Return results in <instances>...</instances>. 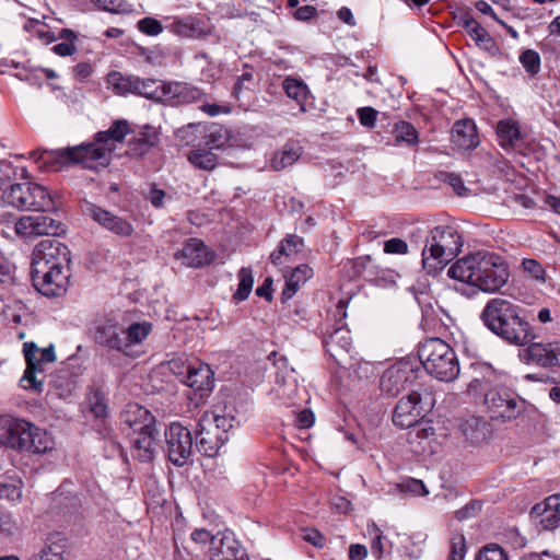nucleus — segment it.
<instances>
[{"label":"nucleus","mask_w":560,"mask_h":560,"mask_svg":"<svg viewBox=\"0 0 560 560\" xmlns=\"http://www.w3.org/2000/svg\"><path fill=\"white\" fill-rule=\"evenodd\" d=\"M70 250L57 240L39 242L32 255V280L45 296L63 295L70 284Z\"/></svg>","instance_id":"nucleus-1"},{"label":"nucleus","mask_w":560,"mask_h":560,"mask_svg":"<svg viewBox=\"0 0 560 560\" xmlns=\"http://www.w3.org/2000/svg\"><path fill=\"white\" fill-rule=\"evenodd\" d=\"M447 276L482 292L494 293L505 285L510 272L501 256L477 250L457 259L448 268Z\"/></svg>","instance_id":"nucleus-2"},{"label":"nucleus","mask_w":560,"mask_h":560,"mask_svg":"<svg viewBox=\"0 0 560 560\" xmlns=\"http://www.w3.org/2000/svg\"><path fill=\"white\" fill-rule=\"evenodd\" d=\"M480 319L493 334L512 345L524 346L534 338L529 324L521 317L520 306L506 299L489 300Z\"/></svg>","instance_id":"nucleus-3"},{"label":"nucleus","mask_w":560,"mask_h":560,"mask_svg":"<svg viewBox=\"0 0 560 560\" xmlns=\"http://www.w3.org/2000/svg\"><path fill=\"white\" fill-rule=\"evenodd\" d=\"M149 322H137L124 328L114 316H106L95 322L93 328L94 341L110 350H116L126 357L137 358L140 346L152 332Z\"/></svg>","instance_id":"nucleus-4"},{"label":"nucleus","mask_w":560,"mask_h":560,"mask_svg":"<svg viewBox=\"0 0 560 560\" xmlns=\"http://www.w3.org/2000/svg\"><path fill=\"white\" fill-rule=\"evenodd\" d=\"M0 444L33 454H45L55 447V441L47 431L8 415L0 416Z\"/></svg>","instance_id":"nucleus-5"},{"label":"nucleus","mask_w":560,"mask_h":560,"mask_svg":"<svg viewBox=\"0 0 560 560\" xmlns=\"http://www.w3.org/2000/svg\"><path fill=\"white\" fill-rule=\"evenodd\" d=\"M114 150V145H104L103 142H98L96 139L94 143L56 151L45 150L34 152L32 155L36 159V162L40 163L39 167L45 166L51 171H58L71 163L82 164L85 168L94 170L98 166H106Z\"/></svg>","instance_id":"nucleus-6"},{"label":"nucleus","mask_w":560,"mask_h":560,"mask_svg":"<svg viewBox=\"0 0 560 560\" xmlns=\"http://www.w3.org/2000/svg\"><path fill=\"white\" fill-rule=\"evenodd\" d=\"M463 247V237L456 228L438 225L430 231L422 249V266L430 273L435 275L458 255Z\"/></svg>","instance_id":"nucleus-7"},{"label":"nucleus","mask_w":560,"mask_h":560,"mask_svg":"<svg viewBox=\"0 0 560 560\" xmlns=\"http://www.w3.org/2000/svg\"><path fill=\"white\" fill-rule=\"evenodd\" d=\"M418 355L424 370L439 381L452 382L459 374V361L454 349L441 338L424 340Z\"/></svg>","instance_id":"nucleus-8"},{"label":"nucleus","mask_w":560,"mask_h":560,"mask_svg":"<svg viewBox=\"0 0 560 560\" xmlns=\"http://www.w3.org/2000/svg\"><path fill=\"white\" fill-rule=\"evenodd\" d=\"M235 423V418L231 415L219 413L215 410L205 412L196 430L198 451L208 457L218 455L221 447L229 441Z\"/></svg>","instance_id":"nucleus-9"},{"label":"nucleus","mask_w":560,"mask_h":560,"mask_svg":"<svg viewBox=\"0 0 560 560\" xmlns=\"http://www.w3.org/2000/svg\"><path fill=\"white\" fill-rule=\"evenodd\" d=\"M8 205L23 211L50 212L57 210V195L46 186L26 182L11 185L4 192Z\"/></svg>","instance_id":"nucleus-10"},{"label":"nucleus","mask_w":560,"mask_h":560,"mask_svg":"<svg viewBox=\"0 0 560 560\" xmlns=\"http://www.w3.org/2000/svg\"><path fill=\"white\" fill-rule=\"evenodd\" d=\"M170 370L183 376V383L194 390L197 402L203 400L214 387V372L209 364L196 361L185 364L182 360H172Z\"/></svg>","instance_id":"nucleus-11"},{"label":"nucleus","mask_w":560,"mask_h":560,"mask_svg":"<svg viewBox=\"0 0 560 560\" xmlns=\"http://www.w3.org/2000/svg\"><path fill=\"white\" fill-rule=\"evenodd\" d=\"M23 352L26 370L21 378L22 387L40 392L44 384L45 365L56 361L55 348L52 345L39 348L34 342H25Z\"/></svg>","instance_id":"nucleus-12"},{"label":"nucleus","mask_w":560,"mask_h":560,"mask_svg":"<svg viewBox=\"0 0 560 560\" xmlns=\"http://www.w3.org/2000/svg\"><path fill=\"white\" fill-rule=\"evenodd\" d=\"M164 435L170 462L177 467H183L188 463L192 453L190 430L180 422L174 421L168 424Z\"/></svg>","instance_id":"nucleus-13"},{"label":"nucleus","mask_w":560,"mask_h":560,"mask_svg":"<svg viewBox=\"0 0 560 560\" xmlns=\"http://www.w3.org/2000/svg\"><path fill=\"white\" fill-rule=\"evenodd\" d=\"M483 402L491 419L512 420L523 410V402L515 393L504 388L494 387L483 394Z\"/></svg>","instance_id":"nucleus-14"},{"label":"nucleus","mask_w":560,"mask_h":560,"mask_svg":"<svg viewBox=\"0 0 560 560\" xmlns=\"http://www.w3.org/2000/svg\"><path fill=\"white\" fill-rule=\"evenodd\" d=\"M417 378L418 370L411 363L400 361L383 372L380 388L387 396L394 397L405 389H413Z\"/></svg>","instance_id":"nucleus-15"},{"label":"nucleus","mask_w":560,"mask_h":560,"mask_svg":"<svg viewBox=\"0 0 560 560\" xmlns=\"http://www.w3.org/2000/svg\"><path fill=\"white\" fill-rule=\"evenodd\" d=\"M269 360L273 361L275 368V388L273 390L280 398L291 400L299 393L298 375L295 370L290 366L284 355L272 352Z\"/></svg>","instance_id":"nucleus-16"},{"label":"nucleus","mask_w":560,"mask_h":560,"mask_svg":"<svg viewBox=\"0 0 560 560\" xmlns=\"http://www.w3.org/2000/svg\"><path fill=\"white\" fill-rule=\"evenodd\" d=\"M62 224L48 215H23L15 223V232L21 237L59 235Z\"/></svg>","instance_id":"nucleus-17"},{"label":"nucleus","mask_w":560,"mask_h":560,"mask_svg":"<svg viewBox=\"0 0 560 560\" xmlns=\"http://www.w3.org/2000/svg\"><path fill=\"white\" fill-rule=\"evenodd\" d=\"M324 346L338 365L346 366L348 361L353 358L352 338L346 325H341L330 332L324 340Z\"/></svg>","instance_id":"nucleus-18"},{"label":"nucleus","mask_w":560,"mask_h":560,"mask_svg":"<svg viewBox=\"0 0 560 560\" xmlns=\"http://www.w3.org/2000/svg\"><path fill=\"white\" fill-rule=\"evenodd\" d=\"M174 258L185 267L201 268L214 260V253L201 240L189 238L174 254Z\"/></svg>","instance_id":"nucleus-19"},{"label":"nucleus","mask_w":560,"mask_h":560,"mask_svg":"<svg viewBox=\"0 0 560 560\" xmlns=\"http://www.w3.org/2000/svg\"><path fill=\"white\" fill-rule=\"evenodd\" d=\"M421 396L416 389L402 397L393 413V422L400 429H409L418 423L421 418Z\"/></svg>","instance_id":"nucleus-20"},{"label":"nucleus","mask_w":560,"mask_h":560,"mask_svg":"<svg viewBox=\"0 0 560 560\" xmlns=\"http://www.w3.org/2000/svg\"><path fill=\"white\" fill-rule=\"evenodd\" d=\"M160 102H166L171 105H184L201 102L205 93L198 88L186 82L163 81Z\"/></svg>","instance_id":"nucleus-21"},{"label":"nucleus","mask_w":560,"mask_h":560,"mask_svg":"<svg viewBox=\"0 0 560 560\" xmlns=\"http://www.w3.org/2000/svg\"><path fill=\"white\" fill-rule=\"evenodd\" d=\"M532 518L544 530H552L560 526V494H552L530 510Z\"/></svg>","instance_id":"nucleus-22"},{"label":"nucleus","mask_w":560,"mask_h":560,"mask_svg":"<svg viewBox=\"0 0 560 560\" xmlns=\"http://www.w3.org/2000/svg\"><path fill=\"white\" fill-rule=\"evenodd\" d=\"M85 213L100 225L115 233L118 236L127 237L133 233V226L129 221L120 217H117L112 212L104 210L101 207H97L93 203L86 205Z\"/></svg>","instance_id":"nucleus-23"},{"label":"nucleus","mask_w":560,"mask_h":560,"mask_svg":"<svg viewBox=\"0 0 560 560\" xmlns=\"http://www.w3.org/2000/svg\"><path fill=\"white\" fill-rule=\"evenodd\" d=\"M209 557L211 560H249L245 549L231 534H220L219 538L213 540Z\"/></svg>","instance_id":"nucleus-24"},{"label":"nucleus","mask_w":560,"mask_h":560,"mask_svg":"<svg viewBox=\"0 0 560 560\" xmlns=\"http://www.w3.org/2000/svg\"><path fill=\"white\" fill-rule=\"evenodd\" d=\"M159 431L156 428L136 432L132 445V456L140 462L150 463L158 451Z\"/></svg>","instance_id":"nucleus-25"},{"label":"nucleus","mask_w":560,"mask_h":560,"mask_svg":"<svg viewBox=\"0 0 560 560\" xmlns=\"http://www.w3.org/2000/svg\"><path fill=\"white\" fill-rule=\"evenodd\" d=\"M452 142L459 150H471L479 144L477 128L472 119H462L454 124Z\"/></svg>","instance_id":"nucleus-26"},{"label":"nucleus","mask_w":560,"mask_h":560,"mask_svg":"<svg viewBox=\"0 0 560 560\" xmlns=\"http://www.w3.org/2000/svg\"><path fill=\"white\" fill-rule=\"evenodd\" d=\"M122 420L127 423L133 432L141 430H151L155 428V419L152 413L144 407L133 402L128 404L122 413Z\"/></svg>","instance_id":"nucleus-27"},{"label":"nucleus","mask_w":560,"mask_h":560,"mask_svg":"<svg viewBox=\"0 0 560 560\" xmlns=\"http://www.w3.org/2000/svg\"><path fill=\"white\" fill-rule=\"evenodd\" d=\"M499 144L504 150H515L521 143V130L517 121L512 118L502 119L497 125Z\"/></svg>","instance_id":"nucleus-28"},{"label":"nucleus","mask_w":560,"mask_h":560,"mask_svg":"<svg viewBox=\"0 0 560 560\" xmlns=\"http://www.w3.org/2000/svg\"><path fill=\"white\" fill-rule=\"evenodd\" d=\"M304 247L303 238L296 235H289L278 246V248L270 255L273 265H285L292 257L302 252Z\"/></svg>","instance_id":"nucleus-29"},{"label":"nucleus","mask_w":560,"mask_h":560,"mask_svg":"<svg viewBox=\"0 0 560 560\" xmlns=\"http://www.w3.org/2000/svg\"><path fill=\"white\" fill-rule=\"evenodd\" d=\"M282 89L285 95L296 103L301 112H306V104L311 98V92L303 80L288 77L282 81Z\"/></svg>","instance_id":"nucleus-30"},{"label":"nucleus","mask_w":560,"mask_h":560,"mask_svg":"<svg viewBox=\"0 0 560 560\" xmlns=\"http://www.w3.org/2000/svg\"><path fill=\"white\" fill-rule=\"evenodd\" d=\"M67 541L60 535L49 536L38 552L30 560H65Z\"/></svg>","instance_id":"nucleus-31"},{"label":"nucleus","mask_w":560,"mask_h":560,"mask_svg":"<svg viewBox=\"0 0 560 560\" xmlns=\"http://www.w3.org/2000/svg\"><path fill=\"white\" fill-rule=\"evenodd\" d=\"M459 429L467 441L478 444L486 440L488 423L480 417L471 416L459 423Z\"/></svg>","instance_id":"nucleus-32"},{"label":"nucleus","mask_w":560,"mask_h":560,"mask_svg":"<svg viewBox=\"0 0 560 560\" xmlns=\"http://www.w3.org/2000/svg\"><path fill=\"white\" fill-rule=\"evenodd\" d=\"M313 270L307 265H300L287 277L285 287L281 293L282 302L290 300L311 277Z\"/></svg>","instance_id":"nucleus-33"},{"label":"nucleus","mask_w":560,"mask_h":560,"mask_svg":"<svg viewBox=\"0 0 560 560\" xmlns=\"http://www.w3.org/2000/svg\"><path fill=\"white\" fill-rule=\"evenodd\" d=\"M131 90L130 94L142 96L149 100L160 102L162 94L163 81L153 79H141L139 77H131Z\"/></svg>","instance_id":"nucleus-34"},{"label":"nucleus","mask_w":560,"mask_h":560,"mask_svg":"<svg viewBox=\"0 0 560 560\" xmlns=\"http://www.w3.org/2000/svg\"><path fill=\"white\" fill-rule=\"evenodd\" d=\"M301 153L302 148L298 143L288 142L273 154L270 165L275 171L284 170L293 165L300 159Z\"/></svg>","instance_id":"nucleus-35"},{"label":"nucleus","mask_w":560,"mask_h":560,"mask_svg":"<svg viewBox=\"0 0 560 560\" xmlns=\"http://www.w3.org/2000/svg\"><path fill=\"white\" fill-rule=\"evenodd\" d=\"M24 482L18 476H8L0 482V498L7 500L11 505L22 502Z\"/></svg>","instance_id":"nucleus-36"},{"label":"nucleus","mask_w":560,"mask_h":560,"mask_svg":"<svg viewBox=\"0 0 560 560\" xmlns=\"http://www.w3.org/2000/svg\"><path fill=\"white\" fill-rule=\"evenodd\" d=\"M188 161L196 168L207 172L213 171L219 164L218 155L202 145H198L190 151Z\"/></svg>","instance_id":"nucleus-37"},{"label":"nucleus","mask_w":560,"mask_h":560,"mask_svg":"<svg viewBox=\"0 0 560 560\" xmlns=\"http://www.w3.org/2000/svg\"><path fill=\"white\" fill-rule=\"evenodd\" d=\"M399 551L410 559H418L423 552L425 536L421 533L407 535L398 534Z\"/></svg>","instance_id":"nucleus-38"},{"label":"nucleus","mask_w":560,"mask_h":560,"mask_svg":"<svg viewBox=\"0 0 560 560\" xmlns=\"http://www.w3.org/2000/svg\"><path fill=\"white\" fill-rule=\"evenodd\" d=\"M556 341L549 343L535 342L528 347L530 359L541 366H555Z\"/></svg>","instance_id":"nucleus-39"},{"label":"nucleus","mask_w":560,"mask_h":560,"mask_svg":"<svg viewBox=\"0 0 560 560\" xmlns=\"http://www.w3.org/2000/svg\"><path fill=\"white\" fill-rule=\"evenodd\" d=\"M130 132L129 124L127 120H116L108 130L97 132V141L103 142L104 145H114L116 142L121 143L125 137Z\"/></svg>","instance_id":"nucleus-40"},{"label":"nucleus","mask_w":560,"mask_h":560,"mask_svg":"<svg viewBox=\"0 0 560 560\" xmlns=\"http://www.w3.org/2000/svg\"><path fill=\"white\" fill-rule=\"evenodd\" d=\"M131 77L125 75L119 71H110L105 78L106 88L116 95L125 96L130 94Z\"/></svg>","instance_id":"nucleus-41"},{"label":"nucleus","mask_w":560,"mask_h":560,"mask_svg":"<svg viewBox=\"0 0 560 560\" xmlns=\"http://www.w3.org/2000/svg\"><path fill=\"white\" fill-rule=\"evenodd\" d=\"M397 492L407 497H420L429 493L422 480L415 478H404L400 482L395 483L392 493L395 494Z\"/></svg>","instance_id":"nucleus-42"},{"label":"nucleus","mask_w":560,"mask_h":560,"mask_svg":"<svg viewBox=\"0 0 560 560\" xmlns=\"http://www.w3.org/2000/svg\"><path fill=\"white\" fill-rule=\"evenodd\" d=\"M393 133L396 144L405 143L411 147L417 144L419 140L417 129L408 121L402 120L395 124Z\"/></svg>","instance_id":"nucleus-43"},{"label":"nucleus","mask_w":560,"mask_h":560,"mask_svg":"<svg viewBox=\"0 0 560 560\" xmlns=\"http://www.w3.org/2000/svg\"><path fill=\"white\" fill-rule=\"evenodd\" d=\"M368 533L372 537L371 551L376 559H381L385 552H389L392 542L382 535L381 529L372 524L368 527Z\"/></svg>","instance_id":"nucleus-44"},{"label":"nucleus","mask_w":560,"mask_h":560,"mask_svg":"<svg viewBox=\"0 0 560 560\" xmlns=\"http://www.w3.org/2000/svg\"><path fill=\"white\" fill-rule=\"evenodd\" d=\"M238 285L234 293V300L244 301L252 292L254 284V277L250 268L243 267L237 273Z\"/></svg>","instance_id":"nucleus-45"},{"label":"nucleus","mask_w":560,"mask_h":560,"mask_svg":"<svg viewBox=\"0 0 560 560\" xmlns=\"http://www.w3.org/2000/svg\"><path fill=\"white\" fill-rule=\"evenodd\" d=\"M88 407L94 417H104L107 412V405L104 394L100 389H91L86 395Z\"/></svg>","instance_id":"nucleus-46"},{"label":"nucleus","mask_w":560,"mask_h":560,"mask_svg":"<svg viewBox=\"0 0 560 560\" xmlns=\"http://www.w3.org/2000/svg\"><path fill=\"white\" fill-rule=\"evenodd\" d=\"M226 141V131L222 127L215 126L210 128L208 133L205 136L203 147L214 152V150L222 149Z\"/></svg>","instance_id":"nucleus-47"},{"label":"nucleus","mask_w":560,"mask_h":560,"mask_svg":"<svg viewBox=\"0 0 560 560\" xmlns=\"http://www.w3.org/2000/svg\"><path fill=\"white\" fill-rule=\"evenodd\" d=\"M463 25H464L467 34L470 36V38L472 40L476 42L477 45H482V44L491 42V38L489 37L485 27H482L474 19H471V18L465 19Z\"/></svg>","instance_id":"nucleus-48"},{"label":"nucleus","mask_w":560,"mask_h":560,"mask_svg":"<svg viewBox=\"0 0 560 560\" xmlns=\"http://www.w3.org/2000/svg\"><path fill=\"white\" fill-rule=\"evenodd\" d=\"M486 373H482L481 376H475L468 384L467 392L472 396H479L481 394H486L490 388L491 378L493 373L489 369H485Z\"/></svg>","instance_id":"nucleus-49"},{"label":"nucleus","mask_w":560,"mask_h":560,"mask_svg":"<svg viewBox=\"0 0 560 560\" xmlns=\"http://www.w3.org/2000/svg\"><path fill=\"white\" fill-rule=\"evenodd\" d=\"M475 560H510L509 555L500 545L488 544L483 546Z\"/></svg>","instance_id":"nucleus-50"},{"label":"nucleus","mask_w":560,"mask_h":560,"mask_svg":"<svg viewBox=\"0 0 560 560\" xmlns=\"http://www.w3.org/2000/svg\"><path fill=\"white\" fill-rule=\"evenodd\" d=\"M77 384L72 378L58 377L54 383V394L60 399H69L73 396Z\"/></svg>","instance_id":"nucleus-51"},{"label":"nucleus","mask_w":560,"mask_h":560,"mask_svg":"<svg viewBox=\"0 0 560 560\" xmlns=\"http://www.w3.org/2000/svg\"><path fill=\"white\" fill-rule=\"evenodd\" d=\"M520 62L524 67V69L535 75L540 70V57L539 54L533 49H527L522 52L520 56Z\"/></svg>","instance_id":"nucleus-52"},{"label":"nucleus","mask_w":560,"mask_h":560,"mask_svg":"<svg viewBox=\"0 0 560 560\" xmlns=\"http://www.w3.org/2000/svg\"><path fill=\"white\" fill-rule=\"evenodd\" d=\"M466 552L465 536L462 533H454L451 538L450 560H465Z\"/></svg>","instance_id":"nucleus-53"},{"label":"nucleus","mask_w":560,"mask_h":560,"mask_svg":"<svg viewBox=\"0 0 560 560\" xmlns=\"http://www.w3.org/2000/svg\"><path fill=\"white\" fill-rule=\"evenodd\" d=\"M138 28L141 33L149 36H158L163 32L162 23L154 18H143L138 22Z\"/></svg>","instance_id":"nucleus-54"},{"label":"nucleus","mask_w":560,"mask_h":560,"mask_svg":"<svg viewBox=\"0 0 560 560\" xmlns=\"http://www.w3.org/2000/svg\"><path fill=\"white\" fill-rule=\"evenodd\" d=\"M443 180L448 184L459 197H467L470 190L465 186L462 177L455 173L444 174Z\"/></svg>","instance_id":"nucleus-55"},{"label":"nucleus","mask_w":560,"mask_h":560,"mask_svg":"<svg viewBox=\"0 0 560 560\" xmlns=\"http://www.w3.org/2000/svg\"><path fill=\"white\" fill-rule=\"evenodd\" d=\"M434 434L435 433L433 427L425 423L421 427L413 429L409 433V439L411 442H418L419 444L425 441L429 443L434 438Z\"/></svg>","instance_id":"nucleus-56"},{"label":"nucleus","mask_w":560,"mask_h":560,"mask_svg":"<svg viewBox=\"0 0 560 560\" xmlns=\"http://www.w3.org/2000/svg\"><path fill=\"white\" fill-rule=\"evenodd\" d=\"M384 253L390 255H406L408 253V244L399 237H393L384 243Z\"/></svg>","instance_id":"nucleus-57"},{"label":"nucleus","mask_w":560,"mask_h":560,"mask_svg":"<svg viewBox=\"0 0 560 560\" xmlns=\"http://www.w3.org/2000/svg\"><path fill=\"white\" fill-rule=\"evenodd\" d=\"M524 271L536 280H545V269L540 262L535 259L525 258L522 262Z\"/></svg>","instance_id":"nucleus-58"},{"label":"nucleus","mask_w":560,"mask_h":560,"mask_svg":"<svg viewBox=\"0 0 560 560\" xmlns=\"http://www.w3.org/2000/svg\"><path fill=\"white\" fill-rule=\"evenodd\" d=\"M254 82V74L250 70H244L243 73L238 77L234 88L233 94L235 97H238L243 90L250 89V85Z\"/></svg>","instance_id":"nucleus-59"},{"label":"nucleus","mask_w":560,"mask_h":560,"mask_svg":"<svg viewBox=\"0 0 560 560\" xmlns=\"http://www.w3.org/2000/svg\"><path fill=\"white\" fill-rule=\"evenodd\" d=\"M0 532L5 536H13L19 532V526L10 513L0 514Z\"/></svg>","instance_id":"nucleus-60"},{"label":"nucleus","mask_w":560,"mask_h":560,"mask_svg":"<svg viewBox=\"0 0 560 560\" xmlns=\"http://www.w3.org/2000/svg\"><path fill=\"white\" fill-rule=\"evenodd\" d=\"M302 538L306 542L311 544L316 548H323L325 545V538L320 532L315 528H305L302 530Z\"/></svg>","instance_id":"nucleus-61"},{"label":"nucleus","mask_w":560,"mask_h":560,"mask_svg":"<svg viewBox=\"0 0 560 560\" xmlns=\"http://www.w3.org/2000/svg\"><path fill=\"white\" fill-rule=\"evenodd\" d=\"M377 112L372 107H362L358 109V118L364 127H373L376 122Z\"/></svg>","instance_id":"nucleus-62"},{"label":"nucleus","mask_w":560,"mask_h":560,"mask_svg":"<svg viewBox=\"0 0 560 560\" xmlns=\"http://www.w3.org/2000/svg\"><path fill=\"white\" fill-rule=\"evenodd\" d=\"M93 2L108 12L119 13L126 10V4L122 0H93Z\"/></svg>","instance_id":"nucleus-63"},{"label":"nucleus","mask_w":560,"mask_h":560,"mask_svg":"<svg viewBox=\"0 0 560 560\" xmlns=\"http://www.w3.org/2000/svg\"><path fill=\"white\" fill-rule=\"evenodd\" d=\"M219 536H220V534L212 535L210 532H208L203 528L195 529L191 533L192 541H195L197 544H201V545L210 544V547H213V540L218 539Z\"/></svg>","instance_id":"nucleus-64"}]
</instances>
